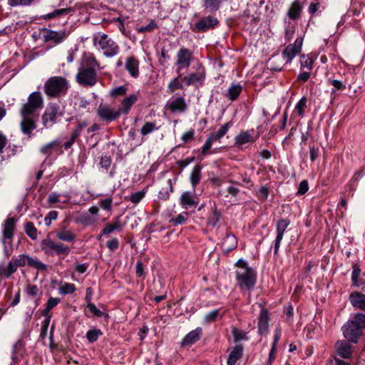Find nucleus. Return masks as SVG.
Listing matches in <instances>:
<instances>
[{
    "mask_svg": "<svg viewBox=\"0 0 365 365\" xmlns=\"http://www.w3.org/2000/svg\"><path fill=\"white\" fill-rule=\"evenodd\" d=\"M43 101L39 92H33L28 98V101L20 110L21 132L31 138L32 131L36 128L38 115L36 113L38 109L43 107Z\"/></svg>",
    "mask_w": 365,
    "mask_h": 365,
    "instance_id": "obj_1",
    "label": "nucleus"
},
{
    "mask_svg": "<svg viewBox=\"0 0 365 365\" xmlns=\"http://www.w3.org/2000/svg\"><path fill=\"white\" fill-rule=\"evenodd\" d=\"M100 68L93 54L84 53L76 74V81L83 86H93L97 83L96 71Z\"/></svg>",
    "mask_w": 365,
    "mask_h": 365,
    "instance_id": "obj_2",
    "label": "nucleus"
},
{
    "mask_svg": "<svg viewBox=\"0 0 365 365\" xmlns=\"http://www.w3.org/2000/svg\"><path fill=\"white\" fill-rule=\"evenodd\" d=\"M365 329V314L356 313L341 327L344 337L349 342L356 344Z\"/></svg>",
    "mask_w": 365,
    "mask_h": 365,
    "instance_id": "obj_3",
    "label": "nucleus"
},
{
    "mask_svg": "<svg viewBox=\"0 0 365 365\" xmlns=\"http://www.w3.org/2000/svg\"><path fill=\"white\" fill-rule=\"evenodd\" d=\"M235 276L238 286L241 289H252L257 280L255 271L247 265L243 259H239L236 264Z\"/></svg>",
    "mask_w": 365,
    "mask_h": 365,
    "instance_id": "obj_4",
    "label": "nucleus"
},
{
    "mask_svg": "<svg viewBox=\"0 0 365 365\" xmlns=\"http://www.w3.org/2000/svg\"><path fill=\"white\" fill-rule=\"evenodd\" d=\"M69 88L68 81L63 76H52L44 83V93L50 98L65 96Z\"/></svg>",
    "mask_w": 365,
    "mask_h": 365,
    "instance_id": "obj_5",
    "label": "nucleus"
},
{
    "mask_svg": "<svg viewBox=\"0 0 365 365\" xmlns=\"http://www.w3.org/2000/svg\"><path fill=\"white\" fill-rule=\"evenodd\" d=\"M93 42V45L108 58L113 57L119 52L118 44L104 33L95 34Z\"/></svg>",
    "mask_w": 365,
    "mask_h": 365,
    "instance_id": "obj_6",
    "label": "nucleus"
},
{
    "mask_svg": "<svg viewBox=\"0 0 365 365\" xmlns=\"http://www.w3.org/2000/svg\"><path fill=\"white\" fill-rule=\"evenodd\" d=\"M16 219L15 217H9L4 221L2 225V243L4 245V252L6 257H9L11 255V250H9L6 247V243L11 244L14 237V231Z\"/></svg>",
    "mask_w": 365,
    "mask_h": 365,
    "instance_id": "obj_7",
    "label": "nucleus"
},
{
    "mask_svg": "<svg viewBox=\"0 0 365 365\" xmlns=\"http://www.w3.org/2000/svg\"><path fill=\"white\" fill-rule=\"evenodd\" d=\"M41 250L47 255H68L70 248L61 242H54L51 238L46 237L41 242Z\"/></svg>",
    "mask_w": 365,
    "mask_h": 365,
    "instance_id": "obj_8",
    "label": "nucleus"
},
{
    "mask_svg": "<svg viewBox=\"0 0 365 365\" xmlns=\"http://www.w3.org/2000/svg\"><path fill=\"white\" fill-rule=\"evenodd\" d=\"M12 259L18 267H24L27 264L39 271H46L47 269V266L41 261L26 255H19L17 257H14Z\"/></svg>",
    "mask_w": 365,
    "mask_h": 365,
    "instance_id": "obj_9",
    "label": "nucleus"
},
{
    "mask_svg": "<svg viewBox=\"0 0 365 365\" xmlns=\"http://www.w3.org/2000/svg\"><path fill=\"white\" fill-rule=\"evenodd\" d=\"M100 120L110 123L120 116V111L107 104H100L96 110Z\"/></svg>",
    "mask_w": 365,
    "mask_h": 365,
    "instance_id": "obj_10",
    "label": "nucleus"
},
{
    "mask_svg": "<svg viewBox=\"0 0 365 365\" xmlns=\"http://www.w3.org/2000/svg\"><path fill=\"white\" fill-rule=\"evenodd\" d=\"M61 114L59 106L56 103H49L42 115V123L44 127L50 128L56 123V119Z\"/></svg>",
    "mask_w": 365,
    "mask_h": 365,
    "instance_id": "obj_11",
    "label": "nucleus"
},
{
    "mask_svg": "<svg viewBox=\"0 0 365 365\" xmlns=\"http://www.w3.org/2000/svg\"><path fill=\"white\" fill-rule=\"evenodd\" d=\"M193 58L192 52L186 48H180L176 55V71L180 73L182 69L188 68Z\"/></svg>",
    "mask_w": 365,
    "mask_h": 365,
    "instance_id": "obj_12",
    "label": "nucleus"
},
{
    "mask_svg": "<svg viewBox=\"0 0 365 365\" xmlns=\"http://www.w3.org/2000/svg\"><path fill=\"white\" fill-rule=\"evenodd\" d=\"M303 43V38L299 36L296 38L294 43L289 44L283 51L282 56L287 63H290L292 59L300 53Z\"/></svg>",
    "mask_w": 365,
    "mask_h": 365,
    "instance_id": "obj_13",
    "label": "nucleus"
},
{
    "mask_svg": "<svg viewBox=\"0 0 365 365\" xmlns=\"http://www.w3.org/2000/svg\"><path fill=\"white\" fill-rule=\"evenodd\" d=\"M205 78V73L203 68L197 72L190 73L189 75L182 78V81L184 82L185 86H194L196 88L202 86L204 84Z\"/></svg>",
    "mask_w": 365,
    "mask_h": 365,
    "instance_id": "obj_14",
    "label": "nucleus"
},
{
    "mask_svg": "<svg viewBox=\"0 0 365 365\" xmlns=\"http://www.w3.org/2000/svg\"><path fill=\"white\" fill-rule=\"evenodd\" d=\"M290 221L287 219H280L277 225V236L274 240V254L277 255L280 246L281 241L284 237V232L289 226Z\"/></svg>",
    "mask_w": 365,
    "mask_h": 365,
    "instance_id": "obj_15",
    "label": "nucleus"
},
{
    "mask_svg": "<svg viewBox=\"0 0 365 365\" xmlns=\"http://www.w3.org/2000/svg\"><path fill=\"white\" fill-rule=\"evenodd\" d=\"M336 352L343 359H349L353 353V346L347 341L339 340L335 344Z\"/></svg>",
    "mask_w": 365,
    "mask_h": 365,
    "instance_id": "obj_16",
    "label": "nucleus"
},
{
    "mask_svg": "<svg viewBox=\"0 0 365 365\" xmlns=\"http://www.w3.org/2000/svg\"><path fill=\"white\" fill-rule=\"evenodd\" d=\"M258 138V135H254V130L241 131L235 137V144L238 146L246 143H252Z\"/></svg>",
    "mask_w": 365,
    "mask_h": 365,
    "instance_id": "obj_17",
    "label": "nucleus"
},
{
    "mask_svg": "<svg viewBox=\"0 0 365 365\" xmlns=\"http://www.w3.org/2000/svg\"><path fill=\"white\" fill-rule=\"evenodd\" d=\"M349 300L356 309L365 312V294L359 292H353L349 294Z\"/></svg>",
    "mask_w": 365,
    "mask_h": 365,
    "instance_id": "obj_18",
    "label": "nucleus"
},
{
    "mask_svg": "<svg viewBox=\"0 0 365 365\" xmlns=\"http://www.w3.org/2000/svg\"><path fill=\"white\" fill-rule=\"evenodd\" d=\"M138 96L137 94L133 93L125 98L121 101L120 106L118 109V111H120V115L124 114L127 115L131 107L136 103L138 101Z\"/></svg>",
    "mask_w": 365,
    "mask_h": 365,
    "instance_id": "obj_19",
    "label": "nucleus"
},
{
    "mask_svg": "<svg viewBox=\"0 0 365 365\" xmlns=\"http://www.w3.org/2000/svg\"><path fill=\"white\" fill-rule=\"evenodd\" d=\"M202 328L197 327L195 329L190 331L182 340V346H190L197 342L202 335Z\"/></svg>",
    "mask_w": 365,
    "mask_h": 365,
    "instance_id": "obj_20",
    "label": "nucleus"
},
{
    "mask_svg": "<svg viewBox=\"0 0 365 365\" xmlns=\"http://www.w3.org/2000/svg\"><path fill=\"white\" fill-rule=\"evenodd\" d=\"M217 22V19L212 16H206L197 21L195 24V27L200 31H205L213 28Z\"/></svg>",
    "mask_w": 365,
    "mask_h": 365,
    "instance_id": "obj_21",
    "label": "nucleus"
},
{
    "mask_svg": "<svg viewBox=\"0 0 365 365\" xmlns=\"http://www.w3.org/2000/svg\"><path fill=\"white\" fill-rule=\"evenodd\" d=\"M198 202L197 197L192 195L190 192H185L181 195L180 202L185 209L197 205Z\"/></svg>",
    "mask_w": 365,
    "mask_h": 365,
    "instance_id": "obj_22",
    "label": "nucleus"
},
{
    "mask_svg": "<svg viewBox=\"0 0 365 365\" xmlns=\"http://www.w3.org/2000/svg\"><path fill=\"white\" fill-rule=\"evenodd\" d=\"M63 32L46 29L42 33L43 39L44 41H53L58 43L63 41Z\"/></svg>",
    "mask_w": 365,
    "mask_h": 365,
    "instance_id": "obj_23",
    "label": "nucleus"
},
{
    "mask_svg": "<svg viewBox=\"0 0 365 365\" xmlns=\"http://www.w3.org/2000/svg\"><path fill=\"white\" fill-rule=\"evenodd\" d=\"M139 61L133 56L127 58L125 62V68L128 73L134 78L139 75Z\"/></svg>",
    "mask_w": 365,
    "mask_h": 365,
    "instance_id": "obj_24",
    "label": "nucleus"
},
{
    "mask_svg": "<svg viewBox=\"0 0 365 365\" xmlns=\"http://www.w3.org/2000/svg\"><path fill=\"white\" fill-rule=\"evenodd\" d=\"M269 327V316L266 309H262L258 321V331L261 334H266Z\"/></svg>",
    "mask_w": 365,
    "mask_h": 365,
    "instance_id": "obj_25",
    "label": "nucleus"
},
{
    "mask_svg": "<svg viewBox=\"0 0 365 365\" xmlns=\"http://www.w3.org/2000/svg\"><path fill=\"white\" fill-rule=\"evenodd\" d=\"M243 347L242 345H236L233 347L232 351H230L229 356L227 358V365H235L236 362L241 358L242 356Z\"/></svg>",
    "mask_w": 365,
    "mask_h": 365,
    "instance_id": "obj_26",
    "label": "nucleus"
},
{
    "mask_svg": "<svg viewBox=\"0 0 365 365\" xmlns=\"http://www.w3.org/2000/svg\"><path fill=\"white\" fill-rule=\"evenodd\" d=\"M305 0H295L288 11V16L291 19L299 18L302 9V5Z\"/></svg>",
    "mask_w": 365,
    "mask_h": 365,
    "instance_id": "obj_27",
    "label": "nucleus"
},
{
    "mask_svg": "<svg viewBox=\"0 0 365 365\" xmlns=\"http://www.w3.org/2000/svg\"><path fill=\"white\" fill-rule=\"evenodd\" d=\"M56 237L63 242H73L76 240V235L70 230L62 228L56 232Z\"/></svg>",
    "mask_w": 365,
    "mask_h": 365,
    "instance_id": "obj_28",
    "label": "nucleus"
},
{
    "mask_svg": "<svg viewBox=\"0 0 365 365\" xmlns=\"http://www.w3.org/2000/svg\"><path fill=\"white\" fill-rule=\"evenodd\" d=\"M169 108L173 112H182L186 109L187 104L182 97H178L170 103Z\"/></svg>",
    "mask_w": 365,
    "mask_h": 365,
    "instance_id": "obj_29",
    "label": "nucleus"
},
{
    "mask_svg": "<svg viewBox=\"0 0 365 365\" xmlns=\"http://www.w3.org/2000/svg\"><path fill=\"white\" fill-rule=\"evenodd\" d=\"M237 246V239L235 235L228 234L222 242V247L224 251L229 252Z\"/></svg>",
    "mask_w": 365,
    "mask_h": 365,
    "instance_id": "obj_30",
    "label": "nucleus"
},
{
    "mask_svg": "<svg viewBox=\"0 0 365 365\" xmlns=\"http://www.w3.org/2000/svg\"><path fill=\"white\" fill-rule=\"evenodd\" d=\"M307 100L305 97H302L296 104L294 109L292 112V117L297 116L303 117L305 108H307Z\"/></svg>",
    "mask_w": 365,
    "mask_h": 365,
    "instance_id": "obj_31",
    "label": "nucleus"
},
{
    "mask_svg": "<svg viewBox=\"0 0 365 365\" xmlns=\"http://www.w3.org/2000/svg\"><path fill=\"white\" fill-rule=\"evenodd\" d=\"M242 90V86L240 84H232L227 90V96L231 101L236 100L241 93Z\"/></svg>",
    "mask_w": 365,
    "mask_h": 365,
    "instance_id": "obj_32",
    "label": "nucleus"
},
{
    "mask_svg": "<svg viewBox=\"0 0 365 365\" xmlns=\"http://www.w3.org/2000/svg\"><path fill=\"white\" fill-rule=\"evenodd\" d=\"M176 181V178L174 179V182H173L172 179H169L167 181L168 186L166 187H163L161 190L159 192V197L163 200H168L170 197V192L173 191V185Z\"/></svg>",
    "mask_w": 365,
    "mask_h": 365,
    "instance_id": "obj_33",
    "label": "nucleus"
},
{
    "mask_svg": "<svg viewBox=\"0 0 365 365\" xmlns=\"http://www.w3.org/2000/svg\"><path fill=\"white\" fill-rule=\"evenodd\" d=\"M190 182L195 187L201 179V167L198 165L194 166L190 173Z\"/></svg>",
    "mask_w": 365,
    "mask_h": 365,
    "instance_id": "obj_34",
    "label": "nucleus"
},
{
    "mask_svg": "<svg viewBox=\"0 0 365 365\" xmlns=\"http://www.w3.org/2000/svg\"><path fill=\"white\" fill-rule=\"evenodd\" d=\"M121 227V224L119 220V217H116L113 222L108 223L105 227L102 230V235H108L113 231L120 229Z\"/></svg>",
    "mask_w": 365,
    "mask_h": 365,
    "instance_id": "obj_35",
    "label": "nucleus"
},
{
    "mask_svg": "<svg viewBox=\"0 0 365 365\" xmlns=\"http://www.w3.org/2000/svg\"><path fill=\"white\" fill-rule=\"evenodd\" d=\"M221 5V0H203V7L208 11H217Z\"/></svg>",
    "mask_w": 365,
    "mask_h": 365,
    "instance_id": "obj_36",
    "label": "nucleus"
},
{
    "mask_svg": "<svg viewBox=\"0 0 365 365\" xmlns=\"http://www.w3.org/2000/svg\"><path fill=\"white\" fill-rule=\"evenodd\" d=\"M180 79L182 80L180 75L173 79L168 85V92L173 93L176 90L183 89L185 86L180 82Z\"/></svg>",
    "mask_w": 365,
    "mask_h": 365,
    "instance_id": "obj_37",
    "label": "nucleus"
},
{
    "mask_svg": "<svg viewBox=\"0 0 365 365\" xmlns=\"http://www.w3.org/2000/svg\"><path fill=\"white\" fill-rule=\"evenodd\" d=\"M232 123L230 122L227 123L222 125L218 131L215 133H212L210 135L215 140H220L228 131L229 128L231 127Z\"/></svg>",
    "mask_w": 365,
    "mask_h": 365,
    "instance_id": "obj_38",
    "label": "nucleus"
},
{
    "mask_svg": "<svg viewBox=\"0 0 365 365\" xmlns=\"http://www.w3.org/2000/svg\"><path fill=\"white\" fill-rule=\"evenodd\" d=\"M103 334V332L99 329H90L86 333V338L90 343L96 341L99 336Z\"/></svg>",
    "mask_w": 365,
    "mask_h": 365,
    "instance_id": "obj_39",
    "label": "nucleus"
},
{
    "mask_svg": "<svg viewBox=\"0 0 365 365\" xmlns=\"http://www.w3.org/2000/svg\"><path fill=\"white\" fill-rule=\"evenodd\" d=\"M24 230L26 235L32 240H36L37 238L38 231L32 222H26L25 225Z\"/></svg>",
    "mask_w": 365,
    "mask_h": 365,
    "instance_id": "obj_40",
    "label": "nucleus"
},
{
    "mask_svg": "<svg viewBox=\"0 0 365 365\" xmlns=\"http://www.w3.org/2000/svg\"><path fill=\"white\" fill-rule=\"evenodd\" d=\"M18 267L16 265L15 262L13 259H11L6 267L4 268L2 271L0 272V274H4L6 277H10L13 273H14L17 270Z\"/></svg>",
    "mask_w": 365,
    "mask_h": 365,
    "instance_id": "obj_41",
    "label": "nucleus"
},
{
    "mask_svg": "<svg viewBox=\"0 0 365 365\" xmlns=\"http://www.w3.org/2000/svg\"><path fill=\"white\" fill-rule=\"evenodd\" d=\"M58 145V142L57 140H53L42 146L40 151L43 155H50L52 153L53 148Z\"/></svg>",
    "mask_w": 365,
    "mask_h": 365,
    "instance_id": "obj_42",
    "label": "nucleus"
},
{
    "mask_svg": "<svg viewBox=\"0 0 365 365\" xmlns=\"http://www.w3.org/2000/svg\"><path fill=\"white\" fill-rule=\"evenodd\" d=\"M300 63L302 68H307L308 71L312 70L313 66V60L304 54L300 57Z\"/></svg>",
    "mask_w": 365,
    "mask_h": 365,
    "instance_id": "obj_43",
    "label": "nucleus"
},
{
    "mask_svg": "<svg viewBox=\"0 0 365 365\" xmlns=\"http://www.w3.org/2000/svg\"><path fill=\"white\" fill-rule=\"evenodd\" d=\"M232 333L233 334L235 341L247 339V333L236 327L232 328Z\"/></svg>",
    "mask_w": 365,
    "mask_h": 365,
    "instance_id": "obj_44",
    "label": "nucleus"
},
{
    "mask_svg": "<svg viewBox=\"0 0 365 365\" xmlns=\"http://www.w3.org/2000/svg\"><path fill=\"white\" fill-rule=\"evenodd\" d=\"M75 290V285L71 283H65L59 287V293L61 294H71L73 293Z\"/></svg>",
    "mask_w": 365,
    "mask_h": 365,
    "instance_id": "obj_45",
    "label": "nucleus"
},
{
    "mask_svg": "<svg viewBox=\"0 0 365 365\" xmlns=\"http://www.w3.org/2000/svg\"><path fill=\"white\" fill-rule=\"evenodd\" d=\"M220 217V212H218L215 209L213 210L207 220L208 225L215 227L219 222Z\"/></svg>",
    "mask_w": 365,
    "mask_h": 365,
    "instance_id": "obj_46",
    "label": "nucleus"
},
{
    "mask_svg": "<svg viewBox=\"0 0 365 365\" xmlns=\"http://www.w3.org/2000/svg\"><path fill=\"white\" fill-rule=\"evenodd\" d=\"M156 129L155 123L152 122L145 123L140 129V133L143 135H148Z\"/></svg>",
    "mask_w": 365,
    "mask_h": 365,
    "instance_id": "obj_47",
    "label": "nucleus"
},
{
    "mask_svg": "<svg viewBox=\"0 0 365 365\" xmlns=\"http://www.w3.org/2000/svg\"><path fill=\"white\" fill-rule=\"evenodd\" d=\"M157 24L154 20L150 21V22L145 26H140L136 29L138 33H145L150 32L153 31L154 29L157 28Z\"/></svg>",
    "mask_w": 365,
    "mask_h": 365,
    "instance_id": "obj_48",
    "label": "nucleus"
},
{
    "mask_svg": "<svg viewBox=\"0 0 365 365\" xmlns=\"http://www.w3.org/2000/svg\"><path fill=\"white\" fill-rule=\"evenodd\" d=\"M60 302L59 298L51 297L47 302L46 307L44 310V314H47L51 309L55 307Z\"/></svg>",
    "mask_w": 365,
    "mask_h": 365,
    "instance_id": "obj_49",
    "label": "nucleus"
},
{
    "mask_svg": "<svg viewBox=\"0 0 365 365\" xmlns=\"http://www.w3.org/2000/svg\"><path fill=\"white\" fill-rule=\"evenodd\" d=\"M70 9H56L54 11L47 14L44 16L45 19H50L56 16H58L60 15L67 14Z\"/></svg>",
    "mask_w": 365,
    "mask_h": 365,
    "instance_id": "obj_50",
    "label": "nucleus"
},
{
    "mask_svg": "<svg viewBox=\"0 0 365 365\" xmlns=\"http://www.w3.org/2000/svg\"><path fill=\"white\" fill-rule=\"evenodd\" d=\"M219 313H220L219 309H215V310L210 312L205 316V321L207 323H210V322L215 321L219 315Z\"/></svg>",
    "mask_w": 365,
    "mask_h": 365,
    "instance_id": "obj_51",
    "label": "nucleus"
},
{
    "mask_svg": "<svg viewBox=\"0 0 365 365\" xmlns=\"http://www.w3.org/2000/svg\"><path fill=\"white\" fill-rule=\"evenodd\" d=\"M145 192L144 190L134 192L131 195L130 200L132 202L138 203L145 196Z\"/></svg>",
    "mask_w": 365,
    "mask_h": 365,
    "instance_id": "obj_52",
    "label": "nucleus"
},
{
    "mask_svg": "<svg viewBox=\"0 0 365 365\" xmlns=\"http://www.w3.org/2000/svg\"><path fill=\"white\" fill-rule=\"evenodd\" d=\"M330 83L334 88L331 91L332 93L336 91H343L346 88L345 84L339 80H331L330 81Z\"/></svg>",
    "mask_w": 365,
    "mask_h": 365,
    "instance_id": "obj_53",
    "label": "nucleus"
},
{
    "mask_svg": "<svg viewBox=\"0 0 365 365\" xmlns=\"http://www.w3.org/2000/svg\"><path fill=\"white\" fill-rule=\"evenodd\" d=\"M127 88L123 86H118L111 90L110 95L113 97L123 96L126 93Z\"/></svg>",
    "mask_w": 365,
    "mask_h": 365,
    "instance_id": "obj_54",
    "label": "nucleus"
},
{
    "mask_svg": "<svg viewBox=\"0 0 365 365\" xmlns=\"http://www.w3.org/2000/svg\"><path fill=\"white\" fill-rule=\"evenodd\" d=\"M214 141H216L211 135L207 139L205 143L202 148V153L206 155L207 151L211 148L212 144Z\"/></svg>",
    "mask_w": 365,
    "mask_h": 365,
    "instance_id": "obj_55",
    "label": "nucleus"
},
{
    "mask_svg": "<svg viewBox=\"0 0 365 365\" xmlns=\"http://www.w3.org/2000/svg\"><path fill=\"white\" fill-rule=\"evenodd\" d=\"M33 0H8V4L11 6L19 5L27 6L29 5Z\"/></svg>",
    "mask_w": 365,
    "mask_h": 365,
    "instance_id": "obj_56",
    "label": "nucleus"
},
{
    "mask_svg": "<svg viewBox=\"0 0 365 365\" xmlns=\"http://www.w3.org/2000/svg\"><path fill=\"white\" fill-rule=\"evenodd\" d=\"M25 292L30 297H36L38 293V289L36 285L29 284Z\"/></svg>",
    "mask_w": 365,
    "mask_h": 365,
    "instance_id": "obj_57",
    "label": "nucleus"
},
{
    "mask_svg": "<svg viewBox=\"0 0 365 365\" xmlns=\"http://www.w3.org/2000/svg\"><path fill=\"white\" fill-rule=\"evenodd\" d=\"M187 216L188 214L187 212H184L178 215L176 217L173 218L172 221H173L175 225H181L186 221Z\"/></svg>",
    "mask_w": 365,
    "mask_h": 365,
    "instance_id": "obj_58",
    "label": "nucleus"
},
{
    "mask_svg": "<svg viewBox=\"0 0 365 365\" xmlns=\"http://www.w3.org/2000/svg\"><path fill=\"white\" fill-rule=\"evenodd\" d=\"M87 307L95 316L101 317L103 315V312L98 309L94 304L89 302Z\"/></svg>",
    "mask_w": 365,
    "mask_h": 365,
    "instance_id": "obj_59",
    "label": "nucleus"
},
{
    "mask_svg": "<svg viewBox=\"0 0 365 365\" xmlns=\"http://www.w3.org/2000/svg\"><path fill=\"white\" fill-rule=\"evenodd\" d=\"M106 245L110 251H115L119 247V242L116 238H113L107 242Z\"/></svg>",
    "mask_w": 365,
    "mask_h": 365,
    "instance_id": "obj_60",
    "label": "nucleus"
},
{
    "mask_svg": "<svg viewBox=\"0 0 365 365\" xmlns=\"http://www.w3.org/2000/svg\"><path fill=\"white\" fill-rule=\"evenodd\" d=\"M309 190V185L307 180H302L299 185L297 194L298 195H304Z\"/></svg>",
    "mask_w": 365,
    "mask_h": 365,
    "instance_id": "obj_61",
    "label": "nucleus"
},
{
    "mask_svg": "<svg viewBox=\"0 0 365 365\" xmlns=\"http://www.w3.org/2000/svg\"><path fill=\"white\" fill-rule=\"evenodd\" d=\"M87 125L88 124L86 122L78 123V125L75 128L74 131L72 133V135H73L74 138H77L80 135L82 130L84 129L87 126Z\"/></svg>",
    "mask_w": 365,
    "mask_h": 365,
    "instance_id": "obj_62",
    "label": "nucleus"
},
{
    "mask_svg": "<svg viewBox=\"0 0 365 365\" xmlns=\"http://www.w3.org/2000/svg\"><path fill=\"white\" fill-rule=\"evenodd\" d=\"M110 163H111V160L109 157L103 156L101 158L100 165H101V167L103 168H105L106 170H107L110 167Z\"/></svg>",
    "mask_w": 365,
    "mask_h": 365,
    "instance_id": "obj_63",
    "label": "nucleus"
},
{
    "mask_svg": "<svg viewBox=\"0 0 365 365\" xmlns=\"http://www.w3.org/2000/svg\"><path fill=\"white\" fill-rule=\"evenodd\" d=\"M195 131L194 130H190L186 133H185L182 137L181 139L183 141L184 143H186L189 140H192L194 138Z\"/></svg>",
    "mask_w": 365,
    "mask_h": 365,
    "instance_id": "obj_64",
    "label": "nucleus"
}]
</instances>
